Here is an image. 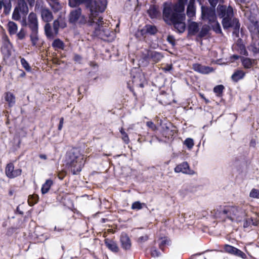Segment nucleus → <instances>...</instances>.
Listing matches in <instances>:
<instances>
[{"mask_svg": "<svg viewBox=\"0 0 259 259\" xmlns=\"http://www.w3.org/2000/svg\"><path fill=\"white\" fill-rule=\"evenodd\" d=\"M100 4L92 2L87 5L90 8L88 26L94 27V34L102 39L106 41H112L114 39L115 34L111 31L108 27L104 26L103 18L99 17L100 13H103L107 7V0H100Z\"/></svg>", "mask_w": 259, "mask_h": 259, "instance_id": "obj_1", "label": "nucleus"}, {"mask_svg": "<svg viewBox=\"0 0 259 259\" xmlns=\"http://www.w3.org/2000/svg\"><path fill=\"white\" fill-rule=\"evenodd\" d=\"M213 214L216 218H227L232 222H241L247 217V212L243 206H220L213 210Z\"/></svg>", "mask_w": 259, "mask_h": 259, "instance_id": "obj_2", "label": "nucleus"}, {"mask_svg": "<svg viewBox=\"0 0 259 259\" xmlns=\"http://www.w3.org/2000/svg\"><path fill=\"white\" fill-rule=\"evenodd\" d=\"M163 16L164 21L168 24H172L178 32L183 33L185 31L186 17L184 12H177L165 4L163 11Z\"/></svg>", "mask_w": 259, "mask_h": 259, "instance_id": "obj_3", "label": "nucleus"}, {"mask_svg": "<svg viewBox=\"0 0 259 259\" xmlns=\"http://www.w3.org/2000/svg\"><path fill=\"white\" fill-rule=\"evenodd\" d=\"M218 14L219 17L223 19L222 25L224 29L232 27L234 29L233 34L236 36L239 35L240 23L239 20L233 17V11L231 7L219 5L217 8Z\"/></svg>", "mask_w": 259, "mask_h": 259, "instance_id": "obj_4", "label": "nucleus"}, {"mask_svg": "<svg viewBox=\"0 0 259 259\" xmlns=\"http://www.w3.org/2000/svg\"><path fill=\"white\" fill-rule=\"evenodd\" d=\"M67 165L73 175H77L81 170L84 163V157L77 149L68 152L66 156Z\"/></svg>", "mask_w": 259, "mask_h": 259, "instance_id": "obj_5", "label": "nucleus"}, {"mask_svg": "<svg viewBox=\"0 0 259 259\" xmlns=\"http://www.w3.org/2000/svg\"><path fill=\"white\" fill-rule=\"evenodd\" d=\"M34 11L39 13L42 21L50 23L54 19L52 11L47 8L42 0H37L34 6Z\"/></svg>", "mask_w": 259, "mask_h": 259, "instance_id": "obj_6", "label": "nucleus"}, {"mask_svg": "<svg viewBox=\"0 0 259 259\" xmlns=\"http://www.w3.org/2000/svg\"><path fill=\"white\" fill-rule=\"evenodd\" d=\"M21 24L22 26L27 27L30 31L38 30V19L34 12H30L27 18L21 20Z\"/></svg>", "mask_w": 259, "mask_h": 259, "instance_id": "obj_7", "label": "nucleus"}, {"mask_svg": "<svg viewBox=\"0 0 259 259\" xmlns=\"http://www.w3.org/2000/svg\"><path fill=\"white\" fill-rule=\"evenodd\" d=\"M81 9L79 8L72 10L69 15V22L72 24L78 22L81 25H88V20L84 15H81Z\"/></svg>", "mask_w": 259, "mask_h": 259, "instance_id": "obj_8", "label": "nucleus"}, {"mask_svg": "<svg viewBox=\"0 0 259 259\" xmlns=\"http://www.w3.org/2000/svg\"><path fill=\"white\" fill-rule=\"evenodd\" d=\"M202 19L207 21L209 24H211L217 21V16L214 9L207 7H201Z\"/></svg>", "mask_w": 259, "mask_h": 259, "instance_id": "obj_9", "label": "nucleus"}, {"mask_svg": "<svg viewBox=\"0 0 259 259\" xmlns=\"http://www.w3.org/2000/svg\"><path fill=\"white\" fill-rule=\"evenodd\" d=\"M6 176L10 179H13L21 175L22 170L20 168L14 169V165L12 163H8L5 169Z\"/></svg>", "mask_w": 259, "mask_h": 259, "instance_id": "obj_10", "label": "nucleus"}, {"mask_svg": "<svg viewBox=\"0 0 259 259\" xmlns=\"http://www.w3.org/2000/svg\"><path fill=\"white\" fill-rule=\"evenodd\" d=\"M174 171L176 173L182 172L185 174L193 175L195 171L190 169L189 165L187 162H183L178 165L174 168Z\"/></svg>", "mask_w": 259, "mask_h": 259, "instance_id": "obj_11", "label": "nucleus"}, {"mask_svg": "<svg viewBox=\"0 0 259 259\" xmlns=\"http://www.w3.org/2000/svg\"><path fill=\"white\" fill-rule=\"evenodd\" d=\"M30 40L33 47L40 49L43 45L38 34V30L30 31L29 34Z\"/></svg>", "mask_w": 259, "mask_h": 259, "instance_id": "obj_12", "label": "nucleus"}, {"mask_svg": "<svg viewBox=\"0 0 259 259\" xmlns=\"http://www.w3.org/2000/svg\"><path fill=\"white\" fill-rule=\"evenodd\" d=\"M92 2H96L98 5L100 4V1L98 0H68L69 6L72 8L76 7L82 4H85L86 8L90 11V8L87 7V5Z\"/></svg>", "mask_w": 259, "mask_h": 259, "instance_id": "obj_13", "label": "nucleus"}, {"mask_svg": "<svg viewBox=\"0 0 259 259\" xmlns=\"http://www.w3.org/2000/svg\"><path fill=\"white\" fill-rule=\"evenodd\" d=\"M193 69L202 74H208L213 71V68L208 66L202 65L199 64H194L193 65Z\"/></svg>", "mask_w": 259, "mask_h": 259, "instance_id": "obj_14", "label": "nucleus"}, {"mask_svg": "<svg viewBox=\"0 0 259 259\" xmlns=\"http://www.w3.org/2000/svg\"><path fill=\"white\" fill-rule=\"evenodd\" d=\"M120 242L122 248L124 250H129L131 247V241L125 233H122L120 236Z\"/></svg>", "mask_w": 259, "mask_h": 259, "instance_id": "obj_15", "label": "nucleus"}, {"mask_svg": "<svg viewBox=\"0 0 259 259\" xmlns=\"http://www.w3.org/2000/svg\"><path fill=\"white\" fill-rule=\"evenodd\" d=\"M151 50L145 49L141 52L140 61L143 65L147 66L150 61Z\"/></svg>", "mask_w": 259, "mask_h": 259, "instance_id": "obj_16", "label": "nucleus"}, {"mask_svg": "<svg viewBox=\"0 0 259 259\" xmlns=\"http://www.w3.org/2000/svg\"><path fill=\"white\" fill-rule=\"evenodd\" d=\"M45 33L49 39H53L57 35V33H54V30L52 29L50 23H47L44 26Z\"/></svg>", "mask_w": 259, "mask_h": 259, "instance_id": "obj_17", "label": "nucleus"}, {"mask_svg": "<svg viewBox=\"0 0 259 259\" xmlns=\"http://www.w3.org/2000/svg\"><path fill=\"white\" fill-rule=\"evenodd\" d=\"M195 0H190L187 8V15L189 18H193L195 16Z\"/></svg>", "mask_w": 259, "mask_h": 259, "instance_id": "obj_18", "label": "nucleus"}, {"mask_svg": "<svg viewBox=\"0 0 259 259\" xmlns=\"http://www.w3.org/2000/svg\"><path fill=\"white\" fill-rule=\"evenodd\" d=\"M157 30L155 26L151 25H146L141 30L142 35L149 34L151 35L155 34Z\"/></svg>", "mask_w": 259, "mask_h": 259, "instance_id": "obj_19", "label": "nucleus"}, {"mask_svg": "<svg viewBox=\"0 0 259 259\" xmlns=\"http://www.w3.org/2000/svg\"><path fill=\"white\" fill-rule=\"evenodd\" d=\"M105 244L106 247L112 252H117L118 251L119 248L117 244L113 240L106 239L105 240Z\"/></svg>", "mask_w": 259, "mask_h": 259, "instance_id": "obj_20", "label": "nucleus"}, {"mask_svg": "<svg viewBox=\"0 0 259 259\" xmlns=\"http://www.w3.org/2000/svg\"><path fill=\"white\" fill-rule=\"evenodd\" d=\"M188 28L189 33L191 35H194L199 32V24L195 22L189 21Z\"/></svg>", "mask_w": 259, "mask_h": 259, "instance_id": "obj_21", "label": "nucleus"}, {"mask_svg": "<svg viewBox=\"0 0 259 259\" xmlns=\"http://www.w3.org/2000/svg\"><path fill=\"white\" fill-rule=\"evenodd\" d=\"M243 228H247L250 227L251 225L257 226L259 224V220L257 219H253L252 218H246L245 217L243 220Z\"/></svg>", "mask_w": 259, "mask_h": 259, "instance_id": "obj_22", "label": "nucleus"}, {"mask_svg": "<svg viewBox=\"0 0 259 259\" xmlns=\"http://www.w3.org/2000/svg\"><path fill=\"white\" fill-rule=\"evenodd\" d=\"M20 12L23 14H27L29 11V9L27 3L24 0H18L17 6L16 7Z\"/></svg>", "mask_w": 259, "mask_h": 259, "instance_id": "obj_23", "label": "nucleus"}, {"mask_svg": "<svg viewBox=\"0 0 259 259\" xmlns=\"http://www.w3.org/2000/svg\"><path fill=\"white\" fill-rule=\"evenodd\" d=\"M187 2L188 0H178V3L174 5L171 9L177 12H184L185 4Z\"/></svg>", "mask_w": 259, "mask_h": 259, "instance_id": "obj_24", "label": "nucleus"}, {"mask_svg": "<svg viewBox=\"0 0 259 259\" xmlns=\"http://www.w3.org/2000/svg\"><path fill=\"white\" fill-rule=\"evenodd\" d=\"M150 55L151 56L150 61L151 60L155 63L160 61L163 57V56L161 53L154 51H151Z\"/></svg>", "mask_w": 259, "mask_h": 259, "instance_id": "obj_25", "label": "nucleus"}, {"mask_svg": "<svg viewBox=\"0 0 259 259\" xmlns=\"http://www.w3.org/2000/svg\"><path fill=\"white\" fill-rule=\"evenodd\" d=\"M7 28L10 35H14L17 33L18 25L16 23L13 21L9 22L7 24Z\"/></svg>", "mask_w": 259, "mask_h": 259, "instance_id": "obj_26", "label": "nucleus"}, {"mask_svg": "<svg viewBox=\"0 0 259 259\" xmlns=\"http://www.w3.org/2000/svg\"><path fill=\"white\" fill-rule=\"evenodd\" d=\"M53 184V182L52 180L51 179L47 180L45 183L42 185L41 189L42 194H45L48 193Z\"/></svg>", "mask_w": 259, "mask_h": 259, "instance_id": "obj_27", "label": "nucleus"}, {"mask_svg": "<svg viewBox=\"0 0 259 259\" xmlns=\"http://www.w3.org/2000/svg\"><path fill=\"white\" fill-rule=\"evenodd\" d=\"M245 75V73L243 71L238 70L234 72L232 75V79L233 81L237 82L239 80L242 79Z\"/></svg>", "mask_w": 259, "mask_h": 259, "instance_id": "obj_28", "label": "nucleus"}, {"mask_svg": "<svg viewBox=\"0 0 259 259\" xmlns=\"http://www.w3.org/2000/svg\"><path fill=\"white\" fill-rule=\"evenodd\" d=\"M5 98L10 107L13 106L15 103V97L13 94L7 92L5 94Z\"/></svg>", "mask_w": 259, "mask_h": 259, "instance_id": "obj_29", "label": "nucleus"}, {"mask_svg": "<svg viewBox=\"0 0 259 259\" xmlns=\"http://www.w3.org/2000/svg\"><path fill=\"white\" fill-rule=\"evenodd\" d=\"M66 26L65 23L61 22L59 19L54 21L53 23V28L54 30V33L58 34L59 28L60 27L64 28Z\"/></svg>", "mask_w": 259, "mask_h": 259, "instance_id": "obj_30", "label": "nucleus"}, {"mask_svg": "<svg viewBox=\"0 0 259 259\" xmlns=\"http://www.w3.org/2000/svg\"><path fill=\"white\" fill-rule=\"evenodd\" d=\"M241 62L244 68H250L252 66L253 63L255 62V61L248 58L242 57L241 58Z\"/></svg>", "mask_w": 259, "mask_h": 259, "instance_id": "obj_31", "label": "nucleus"}, {"mask_svg": "<svg viewBox=\"0 0 259 259\" xmlns=\"http://www.w3.org/2000/svg\"><path fill=\"white\" fill-rule=\"evenodd\" d=\"M210 30V27L207 25H204L198 34V37L202 38L206 36Z\"/></svg>", "mask_w": 259, "mask_h": 259, "instance_id": "obj_32", "label": "nucleus"}, {"mask_svg": "<svg viewBox=\"0 0 259 259\" xmlns=\"http://www.w3.org/2000/svg\"><path fill=\"white\" fill-rule=\"evenodd\" d=\"M148 14L151 18H156L159 15V13L154 6H151L148 10Z\"/></svg>", "mask_w": 259, "mask_h": 259, "instance_id": "obj_33", "label": "nucleus"}, {"mask_svg": "<svg viewBox=\"0 0 259 259\" xmlns=\"http://www.w3.org/2000/svg\"><path fill=\"white\" fill-rule=\"evenodd\" d=\"M4 1V13L6 15L9 14L11 10L12 4L11 0H3Z\"/></svg>", "mask_w": 259, "mask_h": 259, "instance_id": "obj_34", "label": "nucleus"}, {"mask_svg": "<svg viewBox=\"0 0 259 259\" xmlns=\"http://www.w3.org/2000/svg\"><path fill=\"white\" fill-rule=\"evenodd\" d=\"M52 46L56 49H63L64 47V44L63 42L60 39H56L53 41Z\"/></svg>", "mask_w": 259, "mask_h": 259, "instance_id": "obj_35", "label": "nucleus"}, {"mask_svg": "<svg viewBox=\"0 0 259 259\" xmlns=\"http://www.w3.org/2000/svg\"><path fill=\"white\" fill-rule=\"evenodd\" d=\"M212 27L213 30L218 34H221L222 33L221 26L218 21H215L213 23L210 24Z\"/></svg>", "mask_w": 259, "mask_h": 259, "instance_id": "obj_36", "label": "nucleus"}, {"mask_svg": "<svg viewBox=\"0 0 259 259\" xmlns=\"http://www.w3.org/2000/svg\"><path fill=\"white\" fill-rule=\"evenodd\" d=\"M236 249H237V248H236L232 245H228V244H226L224 246L225 251L226 252H227L229 254H231L232 255H233L235 254Z\"/></svg>", "mask_w": 259, "mask_h": 259, "instance_id": "obj_37", "label": "nucleus"}, {"mask_svg": "<svg viewBox=\"0 0 259 259\" xmlns=\"http://www.w3.org/2000/svg\"><path fill=\"white\" fill-rule=\"evenodd\" d=\"M51 2L52 3H50V6L54 12H56L60 10L61 9V6L59 2L57 1Z\"/></svg>", "mask_w": 259, "mask_h": 259, "instance_id": "obj_38", "label": "nucleus"}, {"mask_svg": "<svg viewBox=\"0 0 259 259\" xmlns=\"http://www.w3.org/2000/svg\"><path fill=\"white\" fill-rule=\"evenodd\" d=\"M20 11L15 7L12 14V19L15 21H19L21 18Z\"/></svg>", "mask_w": 259, "mask_h": 259, "instance_id": "obj_39", "label": "nucleus"}, {"mask_svg": "<svg viewBox=\"0 0 259 259\" xmlns=\"http://www.w3.org/2000/svg\"><path fill=\"white\" fill-rule=\"evenodd\" d=\"M120 133L122 135V139L124 141V142L126 144H128L130 142V139L127 134L124 132L123 128L121 127L120 130Z\"/></svg>", "mask_w": 259, "mask_h": 259, "instance_id": "obj_40", "label": "nucleus"}, {"mask_svg": "<svg viewBox=\"0 0 259 259\" xmlns=\"http://www.w3.org/2000/svg\"><path fill=\"white\" fill-rule=\"evenodd\" d=\"M160 242L159 243V248L163 250H164V246L166 245V244H169V240L166 238H161L160 240H159Z\"/></svg>", "mask_w": 259, "mask_h": 259, "instance_id": "obj_41", "label": "nucleus"}, {"mask_svg": "<svg viewBox=\"0 0 259 259\" xmlns=\"http://www.w3.org/2000/svg\"><path fill=\"white\" fill-rule=\"evenodd\" d=\"M145 205L144 203H141L139 201H136L132 204V209L135 210H140Z\"/></svg>", "mask_w": 259, "mask_h": 259, "instance_id": "obj_42", "label": "nucleus"}, {"mask_svg": "<svg viewBox=\"0 0 259 259\" xmlns=\"http://www.w3.org/2000/svg\"><path fill=\"white\" fill-rule=\"evenodd\" d=\"M251 198L259 199V190L256 189H252L249 193Z\"/></svg>", "mask_w": 259, "mask_h": 259, "instance_id": "obj_43", "label": "nucleus"}, {"mask_svg": "<svg viewBox=\"0 0 259 259\" xmlns=\"http://www.w3.org/2000/svg\"><path fill=\"white\" fill-rule=\"evenodd\" d=\"M184 144L189 149H191L194 146V141L191 138H187Z\"/></svg>", "mask_w": 259, "mask_h": 259, "instance_id": "obj_44", "label": "nucleus"}, {"mask_svg": "<svg viewBox=\"0 0 259 259\" xmlns=\"http://www.w3.org/2000/svg\"><path fill=\"white\" fill-rule=\"evenodd\" d=\"M224 89V87L223 85H218L214 88L213 91L218 96H220L222 94Z\"/></svg>", "mask_w": 259, "mask_h": 259, "instance_id": "obj_45", "label": "nucleus"}, {"mask_svg": "<svg viewBox=\"0 0 259 259\" xmlns=\"http://www.w3.org/2000/svg\"><path fill=\"white\" fill-rule=\"evenodd\" d=\"M234 255L240 257L243 259H245L247 257L246 255L243 251L238 248L236 249Z\"/></svg>", "mask_w": 259, "mask_h": 259, "instance_id": "obj_46", "label": "nucleus"}, {"mask_svg": "<svg viewBox=\"0 0 259 259\" xmlns=\"http://www.w3.org/2000/svg\"><path fill=\"white\" fill-rule=\"evenodd\" d=\"M21 63L26 70L28 71L30 70L31 68L27 61L24 58H22L21 59Z\"/></svg>", "mask_w": 259, "mask_h": 259, "instance_id": "obj_47", "label": "nucleus"}, {"mask_svg": "<svg viewBox=\"0 0 259 259\" xmlns=\"http://www.w3.org/2000/svg\"><path fill=\"white\" fill-rule=\"evenodd\" d=\"M17 37L20 39H23L26 35V32L23 28H21L18 33H16Z\"/></svg>", "mask_w": 259, "mask_h": 259, "instance_id": "obj_48", "label": "nucleus"}, {"mask_svg": "<svg viewBox=\"0 0 259 259\" xmlns=\"http://www.w3.org/2000/svg\"><path fill=\"white\" fill-rule=\"evenodd\" d=\"M146 125L153 131H156L157 128L156 125L152 121H147L146 122Z\"/></svg>", "mask_w": 259, "mask_h": 259, "instance_id": "obj_49", "label": "nucleus"}, {"mask_svg": "<svg viewBox=\"0 0 259 259\" xmlns=\"http://www.w3.org/2000/svg\"><path fill=\"white\" fill-rule=\"evenodd\" d=\"M151 254L153 257H158L160 255V253L155 248H152L151 250Z\"/></svg>", "mask_w": 259, "mask_h": 259, "instance_id": "obj_50", "label": "nucleus"}, {"mask_svg": "<svg viewBox=\"0 0 259 259\" xmlns=\"http://www.w3.org/2000/svg\"><path fill=\"white\" fill-rule=\"evenodd\" d=\"M2 52L3 54L4 55L5 57L8 58L11 55V51L9 50L8 49H6L5 48H4L2 49Z\"/></svg>", "mask_w": 259, "mask_h": 259, "instance_id": "obj_51", "label": "nucleus"}, {"mask_svg": "<svg viewBox=\"0 0 259 259\" xmlns=\"http://www.w3.org/2000/svg\"><path fill=\"white\" fill-rule=\"evenodd\" d=\"M148 239V237L147 235H144V236H141L139 238V241L140 242H145L146 241H147Z\"/></svg>", "mask_w": 259, "mask_h": 259, "instance_id": "obj_52", "label": "nucleus"}, {"mask_svg": "<svg viewBox=\"0 0 259 259\" xmlns=\"http://www.w3.org/2000/svg\"><path fill=\"white\" fill-rule=\"evenodd\" d=\"M172 68V66L171 64L170 65H167L165 67L163 68V70L165 72L170 71Z\"/></svg>", "mask_w": 259, "mask_h": 259, "instance_id": "obj_53", "label": "nucleus"}, {"mask_svg": "<svg viewBox=\"0 0 259 259\" xmlns=\"http://www.w3.org/2000/svg\"><path fill=\"white\" fill-rule=\"evenodd\" d=\"M26 2L31 8L35 5V0H26Z\"/></svg>", "mask_w": 259, "mask_h": 259, "instance_id": "obj_54", "label": "nucleus"}, {"mask_svg": "<svg viewBox=\"0 0 259 259\" xmlns=\"http://www.w3.org/2000/svg\"><path fill=\"white\" fill-rule=\"evenodd\" d=\"M63 121H64V118L63 117H61L60 119V122H59V125L58 126L59 130H61L62 129L63 124Z\"/></svg>", "mask_w": 259, "mask_h": 259, "instance_id": "obj_55", "label": "nucleus"}, {"mask_svg": "<svg viewBox=\"0 0 259 259\" xmlns=\"http://www.w3.org/2000/svg\"><path fill=\"white\" fill-rule=\"evenodd\" d=\"M139 75L140 74H137L136 76H135L133 77V83H136L137 85L138 84V78H139Z\"/></svg>", "mask_w": 259, "mask_h": 259, "instance_id": "obj_56", "label": "nucleus"}, {"mask_svg": "<svg viewBox=\"0 0 259 259\" xmlns=\"http://www.w3.org/2000/svg\"><path fill=\"white\" fill-rule=\"evenodd\" d=\"M81 59V57L79 55H76L74 56V60L75 61L79 62Z\"/></svg>", "mask_w": 259, "mask_h": 259, "instance_id": "obj_57", "label": "nucleus"}, {"mask_svg": "<svg viewBox=\"0 0 259 259\" xmlns=\"http://www.w3.org/2000/svg\"><path fill=\"white\" fill-rule=\"evenodd\" d=\"M250 145L251 146L254 147L256 145V142L255 140H251L250 141Z\"/></svg>", "mask_w": 259, "mask_h": 259, "instance_id": "obj_58", "label": "nucleus"}, {"mask_svg": "<svg viewBox=\"0 0 259 259\" xmlns=\"http://www.w3.org/2000/svg\"><path fill=\"white\" fill-rule=\"evenodd\" d=\"M39 157L41 159H47V156L45 155L41 154L39 155Z\"/></svg>", "mask_w": 259, "mask_h": 259, "instance_id": "obj_59", "label": "nucleus"}, {"mask_svg": "<svg viewBox=\"0 0 259 259\" xmlns=\"http://www.w3.org/2000/svg\"><path fill=\"white\" fill-rule=\"evenodd\" d=\"M3 3H4V1L1 0L0 1V10L2 9V7H3V6L4 4Z\"/></svg>", "mask_w": 259, "mask_h": 259, "instance_id": "obj_60", "label": "nucleus"}, {"mask_svg": "<svg viewBox=\"0 0 259 259\" xmlns=\"http://www.w3.org/2000/svg\"><path fill=\"white\" fill-rule=\"evenodd\" d=\"M17 211L20 214H23V212L20 210L19 209V207H17Z\"/></svg>", "mask_w": 259, "mask_h": 259, "instance_id": "obj_61", "label": "nucleus"}, {"mask_svg": "<svg viewBox=\"0 0 259 259\" xmlns=\"http://www.w3.org/2000/svg\"><path fill=\"white\" fill-rule=\"evenodd\" d=\"M239 56L238 55H233V58L235 59V60H237L239 58Z\"/></svg>", "mask_w": 259, "mask_h": 259, "instance_id": "obj_62", "label": "nucleus"}, {"mask_svg": "<svg viewBox=\"0 0 259 259\" xmlns=\"http://www.w3.org/2000/svg\"><path fill=\"white\" fill-rule=\"evenodd\" d=\"M54 230L55 231H61L62 230L61 229H57V227H55V228H54Z\"/></svg>", "mask_w": 259, "mask_h": 259, "instance_id": "obj_63", "label": "nucleus"}, {"mask_svg": "<svg viewBox=\"0 0 259 259\" xmlns=\"http://www.w3.org/2000/svg\"><path fill=\"white\" fill-rule=\"evenodd\" d=\"M133 125H131L130 127H129L128 128H127V131H128L130 129H133Z\"/></svg>", "mask_w": 259, "mask_h": 259, "instance_id": "obj_64", "label": "nucleus"}]
</instances>
